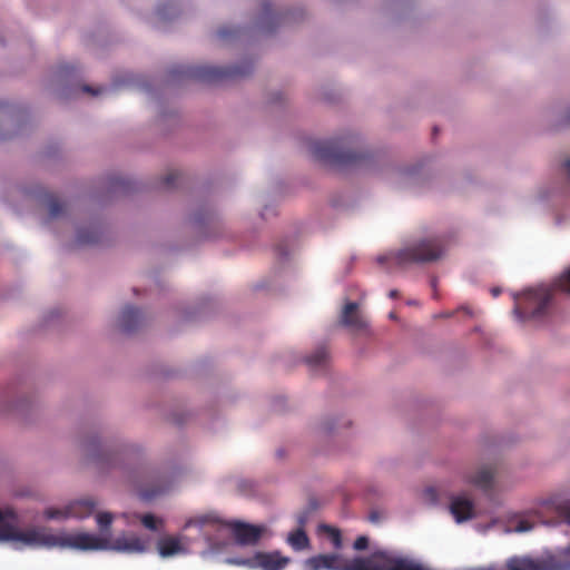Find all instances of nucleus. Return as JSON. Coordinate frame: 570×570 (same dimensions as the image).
Returning <instances> with one entry per match:
<instances>
[{
	"instance_id": "obj_25",
	"label": "nucleus",
	"mask_w": 570,
	"mask_h": 570,
	"mask_svg": "<svg viewBox=\"0 0 570 570\" xmlns=\"http://www.w3.org/2000/svg\"><path fill=\"white\" fill-rule=\"evenodd\" d=\"M532 529H533V523H531L530 521H528L525 519H521L515 522V524L512 528V531L522 533V532L530 531Z\"/></svg>"
},
{
	"instance_id": "obj_31",
	"label": "nucleus",
	"mask_w": 570,
	"mask_h": 570,
	"mask_svg": "<svg viewBox=\"0 0 570 570\" xmlns=\"http://www.w3.org/2000/svg\"><path fill=\"white\" fill-rule=\"evenodd\" d=\"M389 296L391 298H396L399 296V292L396 289H392L390 291Z\"/></svg>"
},
{
	"instance_id": "obj_5",
	"label": "nucleus",
	"mask_w": 570,
	"mask_h": 570,
	"mask_svg": "<svg viewBox=\"0 0 570 570\" xmlns=\"http://www.w3.org/2000/svg\"><path fill=\"white\" fill-rule=\"evenodd\" d=\"M446 250L445 243L440 237L426 238L405 247L391 256H382L380 263L392 259L399 266L413 263H431L440 259Z\"/></svg>"
},
{
	"instance_id": "obj_17",
	"label": "nucleus",
	"mask_w": 570,
	"mask_h": 570,
	"mask_svg": "<svg viewBox=\"0 0 570 570\" xmlns=\"http://www.w3.org/2000/svg\"><path fill=\"white\" fill-rule=\"evenodd\" d=\"M79 244H96L99 240V230L96 226L86 229H79L77 234Z\"/></svg>"
},
{
	"instance_id": "obj_33",
	"label": "nucleus",
	"mask_w": 570,
	"mask_h": 570,
	"mask_svg": "<svg viewBox=\"0 0 570 570\" xmlns=\"http://www.w3.org/2000/svg\"><path fill=\"white\" fill-rule=\"evenodd\" d=\"M500 293H501L500 288H493L492 289V295L493 296H498Z\"/></svg>"
},
{
	"instance_id": "obj_4",
	"label": "nucleus",
	"mask_w": 570,
	"mask_h": 570,
	"mask_svg": "<svg viewBox=\"0 0 570 570\" xmlns=\"http://www.w3.org/2000/svg\"><path fill=\"white\" fill-rule=\"evenodd\" d=\"M309 151L316 160L334 167L355 166L365 157L364 154L351 149L344 139L313 141Z\"/></svg>"
},
{
	"instance_id": "obj_29",
	"label": "nucleus",
	"mask_w": 570,
	"mask_h": 570,
	"mask_svg": "<svg viewBox=\"0 0 570 570\" xmlns=\"http://www.w3.org/2000/svg\"><path fill=\"white\" fill-rule=\"evenodd\" d=\"M233 32H234V30H230V29H228V28H222V29H219V31H218V36H219L220 38L225 39V38H227V37H228L230 33H233Z\"/></svg>"
},
{
	"instance_id": "obj_13",
	"label": "nucleus",
	"mask_w": 570,
	"mask_h": 570,
	"mask_svg": "<svg viewBox=\"0 0 570 570\" xmlns=\"http://www.w3.org/2000/svg\"><path fill=\"white\" fill-rule=\"evenodd\" d=\"M140 321V311L134 306H126L120 315V326L124 332L134 331Z\"/></svg>"
},
{
	"instance_id": "obj_19",
	"label": "nucleus",
	"mask_w": 570,
	"mask_h": 570,
	"mask_svg": "<svg viewBox=\"0 0 570 570\" xmlns=\"http://www.w3.org/2000/svg\"><path fill=\"white\" fill-rule=\"evenodd\" d=\"M47 205L51 218L59 217L65 210V204L53 195L48 196Z\"/></svg>"
},
{
	"instance_id": "obj_32",
	"label": "nucleus",
	"mask_w": 570,
	"mask_h": 570,
	"mask_svg": "<svg viewBox=\"0 0 570 570\" xmlns=\"http://www.w3.org/2000/svg\"><path fill=\"white\" fill-rule=\"evenodd\" d=\"M276 250L278 252L279 256L286 255V252L283 249V247H277Z\"/></svg>"
},
{
	"instance_id": "obj_20",
	"label": "nucleus",
	"mask_w": 570,
	"mask_h": 570,
	"mask_svg": "<svg viewBox=\"0 0 570 570\" xmlns=\"http://www.w3.org/2000/svg\"><path fill=\"white\" fill-rule=\"evenodd\" d=\"M43 517L48 520H65L69 518L68 505L62 509L48 508L43 512Z\"/></svg>"
},
{
	"instance_id": "obj_21",
	"label": "nucleus",
	"mask_w": 570,
	"mask_h": 570,
	"mask_svg": "<svg viewBox=\"0 0 570 570\" xmlns=\"http://www.w3.org/2000/svg\"><path fill=\"white\" fill-rule=\"evenodd\" d=\"M0 514L2 517L3 523L6 524H12L17 520V515L12 509H0ZM0 541H10L12 542L17 548H20V543H17L13 539H0Z\"/></svg>"
},
{
	"instance_id": "obj_23",
	"label": "nucleus",
	"mask_w": 570,
	"mask_h": 570,
	"mask_svg": "<svg viewBox=\"0 0 570 570\" xmlns=\"http://www.w3.org/2000/svg\"><path fill=\"white\" fill-rule=\"evenodd\" d=\"M556 512L570 524V501H562L556 504Z\"/></svg>"
},
{
	"instance_id": "obj_24",
	"label": "nucleus",
	"mask_w": 570,
	"mask_h": 570,
	"mask_svg": "<svg viewBox=\"0 0 570 570\" xmlns=\"http://www.w3.org/2000/svg\"><path fill=\"white\" fill-rule=\"evenodd\" d=\"M96 519L100 529L105 530L112 523L114 515L110 512H100L97 514Z\"/></svg>"
},
{
	"instance_id": "obj_34",
	"label": "nucleus",
	"mask_w": 570,
	"mask_h": 570,
	"mask_svg": "<svg viewBox=\"0 0 570 570\" xmlns=\"http://www.w3.org/2000/svg\"><path fill=\"white\" fill-rule=\"evenodd\" d=\"M452 314H453V313H444V314H442L441 316H442V317H450Z\"/></svg>"
},
{
	"instance_id": "obj_18",
	"label": "nucleus",
	"mask_w": 570,
	"mask_h": 570,
	"mask_svg": "<svg viewBox=\"0 0 570 570\" xmlns=\"http://www.w3.org/2000/svg\"><path fill=\"white\" fill-rule=\"evenodd\" d=\"M328 353L324 346L318 347L306 358V363L312 367H322L326 364Z\"/></svg>"
},
{
	"instance_id": "obj_27",
	"label": "nucleus",
	"mask_w": 570,
	"mask_h": 570,
	"mask_svg": "<svg viewBox=\"0 0 570 570\" xmlns=\"http://www.w3.org/2000/svg\"><path fill=\"white\" fill-rule=\"evenodd\" d=\"M370 540L366 535H360L353 543V548L356 551H363L368 548Z\"/></svg>"
},
{
	"instance_id": "obj_12",
	"label": "nucleus",
	"mask_w": 570,
	"mask_h": 570,
	"mask_svg": "<svg viewBox=\"0 0 570 570\" xmlns=\"http://www.w3.org/2000/svg\"><path fill=\"white\" fill-rule=\"evenodd\" d=\"M494 479V470L492 466H483L474 475H468L466 481L483 491H489L492 489Z\"/></svg>"
},
{
	"instance_id": "obj_16",
	"label": "nucleus",
	"mask_w": 570,
	"mask_h": 570,
	"mask_svg": "<svg viewBox=\"0 0 570 570\" xmlns=\"http://www.w3.org/2000/svg\"><path fill=\"white\" fill-rule=\"evenodd\" d=\"M288 543L293 547V549L299 551L308 547L309 540L303 529H297L289 534Z\"/></svg>"
},
{
	"instance_id": "obj_15",
	"label": "nucleus",
	"mask_w": 570,
	"mask_h": 570,
	"mask_svg": "<svg viewBox=\"0 0 570 570\" xmlns=\"http://www.w3.org/2000/svg\"><path fill=\"white\" fill-rule=\"evenodd\" d=\"M318 530L330 539L335 550H341L343 548L342 533L338 528L330 524H321Z\"/></svg>"
},
{
	"instance_id": "obj_7",
	"label": "nucleus",
	"mask_w": 570,
	"mask_h": 570,
	"mask_svg": "<svg viewBox=\"0 0 570 570\" xmlns=\"http://www.w3.org/2000/svg\"><path fill=\"white\" fill-rule=\"evenodd\" d=\"M450 511L455 521L461 523L474 517V504L470 499L456 495L451 500Z\"/></svg>"
},
{
	"instance_id": "obj_3",
	"label": "nucleus",
	"mask_w": 570,
	"mask_h": 570,
	"mask_svg": "<svg viewBox=\"0 0 570 570\" xmlns=\"http://www.w3.org/2000/svg\"><path fill=\"white\" fill-rule=\"evenodd\" d=\"M253 70L250 61L233 67L180 66L171 70L174 77L207 83H217L229 79L247 76Z\"/></svg>"
},
{
	"instance_id": "obj_2",
	"label": "nucleus",
	"mask_w": 570,
	"mask_h": 570,
	"mask_svg": "<svg viewBox=\"0 0 570 570\" xmlns=\"http://www.w3.org/2000/svg\"><path fill=\"white\" fill-rule=\"evenodd\" d=\"M556 291L570 294V268L549 287L530 288L521 295H515L514 314L520 321L543 317L548 312Z\"/></svg>"
},
{
	"instance_id": "obj_10",
	"label": "nucleus",
	"mask_w": 570,
	"mask_h": 570,
	"mask_svg": "<svg viewBox=\"0 0 570 570\" xmlns=\"http://www.w3.org/2000/svg\"><path fill=\"white\" fill-rule=\"evenodd\" d=\"M97 508V502L86 498L76 500L68 504L69 518L85 519L90 517Z\"/></svg>"
},
{
	"instance_id": "obj_30",
	"label": "nucleus",
	"mask_w": 570,
	"mask_h": 570,
	"mask_svg": "<svg viewBox=\"0 0 570 570\" xmlns=\"http://www.w3.org/2000/svg\"><path fill=\"white\" fill-rule=\"evenodd\" d=\"M563 168H564V170L570 175V159H567V160L563 163Z\"/></svg>"
},
{
	"instance_id": "obj_22",
	"label": "nucleus",
	"mask_w": 570,
	"mask_h": 570,
	"mask_svg": "<svg viewBox=\"0 0 570 570\" xmlns=\"http://www.w3.org/2000/svg\"><path fill=\"white\" fill-rule=\"evenodd\" d=\"M139 518H140V522L142 523V525L145 528H147L148 530H150V531H157L158 530V524L163 523V521L160 519H157L151 513L142 514Z\"/></svg>"
},
{
	"instance_id": "obj_9",
	"label": "nucleus",
	"mask_w": 570,
	"mask_h": 570,
	"mask_svg": "<svg viewBox=\"0 0 570 570\" xmlns=\"http://www.w3.org/2000/svg\"><path fill=\"white\" fill-rule=\"evenodd\" d=\"M157 550L160 557L170 558L187 552V548L183 544L179 537L166 535L158 540Z\"/></svg>"
},
{
	"instance_id": "obj_26",
	"label": "nucleus",
	"mask_w": 570,
	"mask_h": 570,
	"mask_svg": "<svg viewBox=\"0 0 570 570\" xmlns=\"http://www.w3.org/2000/svg\"><path fill=\"white\" fill-rule=\"evenodd\" d=\"M179 177H180V174L178 171L168 173L163 179L164 187H166V188L174 187Z\"/></svg>"
},
{
	"instance_id": "obj_8",
	"label": "nucleus",
	"mask_w": 570,
	"mask_h": 570,
	"mask_svg": "<svg viewBox=\"0 0 570 570\" xmlns=\"http://www.w3.org/2000/svg\"><path fill=\"white\" fill-rule=\"evenodd\" d=\"M341 323L353 331H362L366 327V322L358 312L357 303L350 302L344 306Z\"/></svg>"
},
{
	"instance_id": "obj_14",
	"label": "nucleus",
	"mask_w": 570,
	"mask_h": 570,
	"mask_svg": "<svg viewBox=\"0 0 570 570\" xmlns=\"http://www.w3.org/2000/svg\"><path fill=\"white\" fill-rule=\"evenodd\" d=\"M286 19L285 16L273 13L269 11L268 6L264 8V16L259 19L258 26L264 31H272L276 26L281 24Z\"/></svg>"
},
{
	"instance_id": "obj_28",
	"label": "nucleus",
	"mask_w": 570,
	"mask_h": 570,
	"mask_svg": "<svg viewBox=\"0 0 570 570\" xmlns=\"http://www.w3.org/2000/svg\"><path fill=\"white\" fill-rule=\"evenodd\" d=\"M106 89H107V88H102V87H100V88H94V87L88 86V85H85V86L82 87V91H83V92H86V94H90V95H92V96H97V95H99V94L104 92Z\"/></svg>"
},
{
	"instance_id": "obj_11",
	"label": "nucleus",
	"mask_w": 570,
	"mask_h": 570,
	"mask_svg": "<svg viewBox=\"0 0 570 570\" xmlns=\"http://www.w3.org/2000/svg\"><path fill=\"white\" fill-rule=\"evenodd\" d=\"M170 485L171 481L168 478L159 475L154 479L151 485H146L140 489V497L144 500H151L169 490Z\"/></svg>"
},
{
	"instance_id": "obj_1",
	"label": "nucleus",
	"mask_w": 570,
	"mask_h": 570,
	"mask_svg": "<svg viewBox=\"0 0 570 570\" xmlns=\"http://www.w3.org/2000/svg\"><path fill=\"white\" fill-rule=\"evenodd\" d=\"M197 528L199 535L205 540L208 546L216 543L217 535L220 531L232 529L235 540L242 546L256 544L262 537L263 528L244 522H227L224 521L218 514L210 512L205 514L195 515L189 518L183 530L189 528Z\"/></svg>"
},
{
	"instance_id": "obj_6",
	"label": "nucleus",
	"mask_w": 570,
	"mask_h": 570,
	"mask_svg": "<svg viewBox=\"0 0 570 570\" xmlns=\"http://www.w3.org/2000/svg\"><path fill=\"white\" fill-rule=\"evenodd\" d=\"M226 562L228 564L244 566L250 569L283 570L289 563V558L283 557L278 551L256 552L253 558H229Z\"/></svg>"
}]
</instances>
